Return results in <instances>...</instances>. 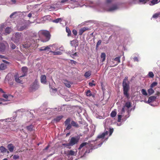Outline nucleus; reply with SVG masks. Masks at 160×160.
<instances>
[{"label":"nucleus","mask_w":160,"mask_h":160,"mask_svg":"<svg viewBox=\"0 0 160 160\" xmlns=\"http://www.w3.org/2000/svg\"><path fill=\"white\" fill-rule=\"evenodd\" d=\"M129 83L130 82L128 80V77H125L122 83L123 88V93L124 95L128 99L130 98L129 94L128 92L130 89Z\"/></svg>","instance_id":"1"},{"label":"nucleus","mask_w":160,"mask_h":160,"mask_svg":"<svg viewBox=\"0 0 160 160\" xmlns=\"http://www.w3.org/2000/svg\"><path fill=\"white\" fill-rule=\"evenodd\" d=\"M39 36L42 42H47L50 38L51 35L49 32L47 30H42L39 32Z\"/></svg>","instance_id":"2"},{"label":"nucleus","mask_w":160,"mask_h":160,"mask_svg":"<svg viewBox=\"0 0 160 160\" xmlns=\"http://www.w3.org/2000/svg\"><path fill=\"white\" fill-rule=\"evenodd\" d=\"M22 33L17 32L13 35L11 38L12 40L16 44H19L22 39Z\"/></svg>","instance_id":"3"},{"label":"nucleus","mask_w":160,"mask_h":160,"mask_svg":"<svg viewBox=\"0 0 160 160\" xmlns=\"http://www.w3.org/2000/svg\"><path fill=\"white\" fill-rule=\"evenodd\" d=\"M39 87V85L37 79H36L35 81L30 85L28 88L30 92H33L38 90Z\"/></svg>","instance_id":"4"},{"label":"nucleus","mask_w":160,"mask_h":160,"mask_svg":"<svg viewBox=\"0 0 160 160\" xmlns=\"http://www.w3.org/2000/svg\"><path fill=\"white\" fill-rule=\"evenodd\" d=\"M23 77L22 76V75L19 76L18 73H15L14 76V78L16 82L21 84L23 83V81L21 78Z\"/></svg>","instance_id":"5"},{"label":"nucleus","mask_w":160,"mask_h":160,"mask_svg":"<svg viewBox=\"0 0 160 160\" xmlns=\"http://www.w3.org/2000/svg\"><path fill=\"white\" fill-rule=\"evenodd\" d=\"M79 139L77 138L72 137L71 138L70 141V144L71 146H73L75 144H76L78 142Z\"/></svg>","instance_id":"6"},{"label":"nucleus","mask_w":160,"mask_h":160,"mask_svg":"<svg viewBox=\"0 0 160 160\" xmlns=\"http://www.w3.org/2000/svg\"><path fill=\"white\" fill-rule=\"evenodd\" d=\"M150 0H132V2L134 3H137L142 4H145Z\"/></svg>","instance_id":"7"},{"label":"nucleus","mask_w":160,"mask_h":160,"mask_svg":"<svg viewBox=\"0 0 160 160\" xmlns=\"http://www.w3.org/2000/svg\"><path fill=\"white\" fill-rule=\"evenodd\" d=\"M28 71V68L26 67H23L22 68V71L23 73L22 75V77H25L27 75V73Z\"/></svg>","instance_id":"8"},{"label":"nucleus","mask_w":160,"mask_h":160,"mask_svg":"<svg viewBox=\"0 0 160 160\" xmlns=\"http://www.w3.org/2000/svg\"><path fill=\"white\" fill-rule=\"evenodd\" d=\"M63 82L64 83L66 87L68 88H70L71 87V84H72V83L66 79L63 80Z\"/></svg>","instance_id":"9"},{"label":"nucleus","mask_w":160,"mask_h":160,"mask_svg":"<svg viewBox=\"0 0 160 160\" xmlns=\"http://www.w3.org/2000/svg\"><path fill=\"white\" fill-rule=\"evenodd\" d=\"M41 82L43 84H46L47 82L46 77L45 75H42L40 77Z\"/></svg>","instance_id":"10"},{"label":"nucleus","mask_w":160,"mask_h":160,"mask_svg":"<svg viewBox=\"0 0 160 160\" xmlns=\"http://www.w3.org/2000/svg\"><path fill=\"white\" fill-rule=\"evenodd\" d=\"M7 147L9 151L11 152H13L15 148L14 146L12 143H10L8 144Z\"/></svg>","instance_id":"11"},{"label":"nucleus","mask_w":160,"mask_h":160,"mask_svg":"<svg viewBox=\"0 0 160 160\" xmlns=\"http://www.w3.org/2000/svg\"><path fill=\"white\" fill-rule=\"evenodd\" d=\"M88 30L89 29L88 28L85 27H83L79 30V34L80 35H81L84 32Z\"/></svg>","instance_id":"12"},{"label":"nucleus","mask_w":160,"mask_h":160,"mask_svg":"<svg viewBox=\"0 0 160 160\" xmlns=\"http://www.w3.org/2000/svg\"><path fill=\"white\" fill-rule=\"evenodd\" d=\"M156 99V97L154 96H151L149 97L148 99V103L152 102L155 101Z\"/></svg>","instance_id":"13"},{"label":"nucleus","mask_w":160,"mask_h":160,"mask_svg":"<svg viewBox=\"0 0 160 160\" xmlns=\"http://www.w3.org/2000/svg\"><path fill=\"white\" fill-rule=\"evenodd\" d=\"M70 44L72 46L76 45L78 46V42L77 40H73L70 42Z\"/></svg>","instance_id":"14"},{"label":"nucleus","mask_w":160,"mask_h":160,"mask_svg":"<svg viewBox=\"0 0 160 160\" xmlns=\"http://www.w3.org/2000/svg\"><path fill=\"white\" fill-rule=\"evenodd\" d=\"M63 116L61 115L55 118H54L53 121V122H58L62 118Z\"/></svg>","instance_id":"15"},{"label":"nucleus","mask_w":160,"mask_h":160,"mask_svg":"<svg viewBox=\"0 0 160 160\" xmlns=\"http://www.w3.org/2000/svg\"><path fill=\"white\" fill-rule=\"evenodd\" d=\"M6 49V46L3 43H0V51L1 52H3Z\"/></svg>","instance_id":"16"},{"label":"nucleus","mask_w":160,"mask_h":160,"mask_svg":"<svg viewBox=\"0 0 160 160\" xmlns=\"http://www.w3.org/2000/svg\"><path fill=\"white\" fill-rule=\"evenodd\" d=\"M7 68L6 65L4 63H2L0 65V70L5 69Z\"/></svg>","instance_id":"17"},{"label":"nucleus","mask_w":160,"mask_h":160,"mask_svg":"<svg viewBox=\"0 0 160 160\" xmlns=\"http://www.w3.org/2000/svg\"><path fill=\"white\" fill-rule=\"evenodd\" d=\"M66 31L68 33L67 36L68 37L71 36V31L69 28L68 27H66Z\"/></svg>","instance_id":"18"},{"label":"nucleus","mask_w":160,"mask_h":160,"mask_svg":"<svg viewBox=\"0 0 160 160\" xmlns=\"http://www.w3.org/2000/svg\"><path fill=\"white\" fill-rule=\"evenodd\" d=\"M160 1L159 0H152L151 1L150 3L149 4L150 5H153L157 4Z\"/></svg>","instance_id":"19"},{"label":"nucleus","mask_w":160,"mask_h":160,"mask_svg":"<svg viewBox=\"0 0 160 160\" xmlns=\"http://www.w3.org/2000/svg\"><path fill=\"white\" fill-rule=\"evenodd\" d=\"M50 49V48L49 46H47L46 47H43L39 48V50L40 51H45L46 50H49Z\"/></svg>","instance_id":"20"},{"label":"nucleus","mask_w":160,"mask_h":160,"mask_svg":"<svg viewBox=\"0 0 160 160\" xmlns=\"http://www.w3.org/2000/svg\"><path fill=\"white\" fill-rule=\"evenodd\" d=\"M71 124L73 126L78 128L79 127V125L78 123L76 122L72 121L71 122Z\"/></svg>","instance_id":"21"},{"label":"nucleus","mask_w":160,"mask_h":160,"mask_svg":"<svg viewBox=\"0 0 160 160\" xmlns=\"http://www.w3.org/2000/svg\"><path fill=\"white\" fill-rule=\"evenodd\" d=\"M91 71H89L88 72H86L84 75V76L86 78H87L91 76Z\"/></svg>","instance_id":"22"},{"label":"nucleus","mask_w":160,"mask_h":160,"mask_svg":"<svg viewBox=\"0 0 160 160\" xmlns=\"http://www.w3.org/2000/svg\"><path fill=\"white\" fill-rule=\"evenodd\" d=\"M118 8V7L116 5H114L109 9V11H112L117 9Z\"/></svg>","instance_id":"23"},{"label":"nucleus","mask_w":160,"mask_h":160,"mask_svg":"<svg viewBox=\"0 0 160 160\" xmlns=\"http://www.w3.org/2000/svg\"><path fill=\"white\" fill-rule=\"evenodd\" d=\"M50 52H51L52 53L53 55H61L62 54L61 52L60 51L54 52L52 51H50Z\"/></svg>","instance_id":"24"},{"label":"nucleus","mask_w":160,"mask_h":160,"mask_svg":"<svg viewBox=\"0 0 160 160\" xmlns=\"http://www.w3.org/2000/svg\"><path fill=\"white\" fill-rule=\"evenodd\" d=\"M3 97L4 98H5V100H9L8 98L10 97H12V96L10 95H8L7 94H4L2 95Z\"/></svg>","instance_id":"25"},{"label":"nucleus","mask_w":160,"mask_h":160,"mask_svg":"<svg viewBox=\"0 0 160 160\" xmlns=\"http://www.w3.org/2000/svg\"><path fill=\"white\" fill-rule=\"evenodd\" d=\"M0 150L2 153H5L6 152L7 149L3 146H2L0 147Z\"/></svg>","instance_id":"26"},{"label":"nucleus","mask_w":160,"mask_h":160,"mask_svg":"<svg viewBox=\"0 0 160 160\" xmlns=\"http://www.w3.org/2000/svg\"><path fill=\"white\" fill-rule=\"evenodd\" d=\"M75 155V152L72 150H70L68 152V153L67 154V156H73V155Z\"/></svg>","instance_id":"27"},{"label":"nucleus","mask_w":160,"mask_h":160,"mask_svg":"<svg viewBox=\"0 0 160 160\" xmlns=\"http://www.w3.org/2000/svg\"><path fill=\"white\" fill-rule=\"evenodd\" d=\"M124 106L128 108L131 107V103L130 102H128L125 103Z\"/></svg>","instance_id":"28"},{"label":"nucleus","mask_w":160,"mask_h":160,"mask_svg":"<svg viewBox=\"0 0 160 160\" xmlns=\"http://www.w3.org/2000/svg\"><path fill=\"white\" fill-rule=\"evenodd\" d=\"M12 31V29L11 28H9V27H7L5 30V32L7 34H9Z\"/></svg>","instance_id":"29"},{"label":"nucleus","mask_w":160,"mask_h":160,"mask_svg":"<svg viewBox=\"0 0 160 160\" xmlns=\"http://www.w3.org/2000/svg\"><path fill=\"white\" fill-rule=\"evenodd\" d=\"M33 128V126L31 124L29 126H27L26 127V128L29 131H31L32 130V128Z\"/></svg>","instance_id":"30"},{"label":"nucleus","mask_w":160,"mask_h":160,"mask_svg":"<svg viewBox=\"0 0 160 160\" xmlns=\"http://www.w3.org/2000/svg\"><path fill=\"white\" fill-rule=\"evenodd\" d=\"M88 143L87 142H83L81 143L78 149L81 150V149L83 147L85 146L86 145L88 144Z\"/></svg>","instance_id":"31"},{"label":"nucleus","mask_w":160,"mask_h":160,"mask_svg":"<svg viewBox=\"0 0 160 160\" xmlns=\"http://www.w3.org/2000/svg\"><path fill=\"white\" fill-rule=\"evenodd\" d=\"M27 25H24L23 26H21L20 28L18 29V30L19 31H22L27 28Z\"/></svg>","instance_id":"32"},{"label":"nucleus","mask_w":160,"mask_h":160,"mask_svg":"<svg viewBox=\"0 0 160 160\" xmlns=\"http://www.w3.org/2000/svg\"><path fill=\"white\" fill-rule=\"evenodd\" d=\"M106 58V55L104 53H102L101 55L102 61L103 62L105 61Z\"/></svg>","instance_id":"33"},{"label":"nucleus","mask_w":160,"mask_h":160,"mask_svg":"<svg viewBox=\"0 0 160 160\" xmlns=\"http://www.w3.org/2000/svg\"><path fill=\"white\" fill-rule=\"evenodd\" d=\"M148 92L149 95H151L154 92V90L152 89V88H150L148 90Z\"/></svg>","instance_id":"34"},{"label":"nucleus","mask_w":160,"mask_h":160,"mask_svg":"<svg viewBox=\"0 0 160 160\" xmlns=\"http://www.w3.org/2000/svg\"><path fill=\"white\" fill-rule=\"evenodd\" d=\"M66 126H67L66 129L67 130H69L70 129L72 128V124L69 123V124L65 125Z\"/></svg>","instance_id":"35"},{"label":"nucleus","mask_w":160,"mask_h":160,"mask_svg":"<svg viewBox=\"0 0 160 160\" xmlns=\"http://www.w3.org/2000/svg\"><path fill=\"white\" fill-rule=\"evenodd\" d=\"M66 126H67L66 129L67 130H69L70 129L72 128V124L69 123V124L65 125Z\"/></svg>","instance_id":"36"},{"label":"nucleus","mask_w":160,"mask_h":160,"mask_svg":"<svg viewBox=\"0 0 160 160\" xmlns=\"http://www.w3.org/2000/svg\"><path fill=\"white\" fill-rule=\"evenodd\" d=\"M86 95L87 96L90 97L92 96L93 95L91 93V91L90 90H88L86 92Z\"/></svg>","instance_id":"37"},{"label":"nucleus","mask_w":160,"mask_h":160,"mask_svg":"<svg viewBox=\"0 0 160 160\" xmlns=\"http://www.w3.org/2000/svg\"><path fill=\"white\" fill-rule=\"evenodd\" d=\"M116 114L117 113L116 112L114 111H113L111 113L110 115L112 117L114 118L116 115Z\"/></svg>","instance_id":"38"},{"label":"nucleus","mask_w":160,"mask_h":160,"mask_svg":"<svg viewBox=\"0 0 160 160\" xmlns=\"http://www.w3.org/2000/svg\"><path fill=\"white\" fill-rule=\"evenodd\" d=\"M120 57H117L114 59H113V60L117 62L118 63H119L120 62Z\"/></svg>","instance_id":"39"},{"label":"nucleus","mask_w":160,"mask_h":160,"mask_svg":"<svg viewBox=\"0 0 160 160\" xmlns=\"http://www.w3.org/2000/svg\"><path fill=\"white\" fill-rule=\"evenodd\" d=\"M62 20V19L61 18H58L52 21L53 22H55V23H58L60 21H61Z\"/></svg>","instance_id":"40"},{"label":"nucleus","mask_w":160,"mask_h":160,"mask_svg":"<svg viewBox=\"0 0 160 160\" xmlns=\"http://www.w3.org/2000/svg\"><path fill=\"white\" fill-rule=\"evenodd\" d=\"M105 136V134L102 133V134L99 135L97 138H104Z\"/></svg>","instance_id":"41"},{"label":"nucleus","mask_w":160,"mask_h":160,"mask_svg":"<svg viewBox=\"0 0 160 160\" xmlns=\"http://www.w3.org/2000/svg\"><path fill=\"white\" fill-rule=\"evenodd\" d=\"M95 82V81L94 80L92 81L91 82H89V85L90 87H92L93 86H95L96 84L93 83Z\"/></svg>","instance_id":"42"},{"label":"nucleus","mask_w":160,"mask_h":160,"mask_svg":"<svg viewBox=\"0 0 160 160\" xmlns=\"http://www.w3.org/2000/svg\"><path fill=\"white\" fill-rule=\"evenodd\" d=\"M71 119L70 118H67L66 121H65L64 123L65 125L69 124L70 122Z\"/></svg>","instance_id":"43"},{"label":"nucleus","mask_w":160,"mask_h":160,"mask_svg":"<svg viewBox=\"0 0 160 160\" xmlns=\"http://www.w3.org/2000/svg\"><path fill=\"white\" fill-rule=\"evenodd\" d=\"M141 92L144 95L147 96L148 95L146 90L144 89H142L141 90Z\"/></svg>","instance_id":"44"},{"label":"nucleus","mask_w":160,"mask_h":160,"mask_svg":"<svg viewBox=\"0 0 160 160\" xmlns=\"http://www.w3.org/2000/svg\"><path fill=\"white\" fill-rule=\"evenodd\" d=\"M157 82H154L150 86V88H153L154 87L156 86V85H157Z\"/></svg>","instance_id":"45"},{"label":"nucleus","mask_w":160,"mask_h":160,"mask_svg":"<svg viewBox=\"0 0 160 160\" xmlns=\"http://www.w3.org/2000/svg\"><path fill=\"white\" fill-rule=\"evenodd\" d=\"M148 75L149 77L152 78L154 77V74L152 72H149Z\"/></svg>","instance_id":"46"},{"label":"nucleus","mask_w":160,"mask_h":160,"mask_svg":"<svg viewBox=\"0 0 160 160\" xmlns=\"http://www.w3.org/2000/svg\"><path fill=\"white\" fill-rule=\"evenodd\" d=\"M102 42V41L101 40H99L97 43L96 45V48H98L99 45H100Z\"/></svg>","instance_id":"47"},{"label":"nucleus","mask_w":160,"mask_h":160,"mask_svg":"<svg viewBox=\"0 0 160 160\" xmlns=\"http://www.w3.org/2000/svg\"><path fill=\"white\" fill-rule=\"evenodd\" d=\"M11 48L13 49H15L16 48L15 45L12 43H11L10 44Z\"/></svg>","instance_id":"48"},{"label":"nucleus","mask_w":160,"mask_h":160,"mask_svg":"<svg viewBox=\"0 0 160 160\" xmlns=\"http://www.w3.org/2000/svg\"><path fill=\"white\" fill-rule=\"evenodd\" d=\"M159 15V13H155L153 15L152 17L154 18H157L158 17Z\"/></svg>","instance_id":"49"},{"label":"nucleus","mask_w":160,"mask_h":160,"mask_svg":"<svg viewBox=\"0 0 160 160\" xmlns=\"http://www.w3.org/2000/svg\"><path fill=\"white\" fill-rule=\"evenodd\" d=\"M19 158V156L18 155H14L13 156V158L15 160L18 159Z\"/></svg>","instance_id":"50"},{"label":"nucleus","mask_w":160,"mask_h":160,"mask_svg":"<svg viewBox=\"0 0 160 160\" xmlns=\"http://www.w3.org/2000/svg\"><path fill=\"white\" fill-rule=\"evenodd\" d=\"M72 51V52L71 51H69L68 52V53L70 54H72L73 56H77V52H75L74 53H73V54H72V53H73V52Z\"/></svg>","instance_id":"51"},{"label":"nucleus","mask_w":160,"mask_h":160,"mask_svg":"<svg viewBox=\"0 0 160 160\" xmlns=\"http://www.w3.org/2000/svg\"><path fill=\"white\" fill-rule=\"evenodd\" d=\"M122 116L121 115H118V122H120L121 120Z\"/></svg>","instance_id":"52"},{"label":"nucleus","mask_w":160,"mask_h":160,"mask_svg":"<svg viewBox=\"0 0 160 160\" xmlns=\"http://www.w3.org/2000/svg\"><path fill=\"white\" fill-rule=\"evenodd\" d=\"M109 135H111L113 131V128H109Z\"/></svg>","instance_id":"53"},{"label":"nucleus","mask_w":160,"mask_h":160,"mask_svg":"<svg viewBox=\"0 0 160 160\" xmlns=\"http://www.w3.org/2000/svg\"><path fill=\"white\" fill-rule=\"evenodd\" d=\"M72 32L73 34L75 36H76L77 35V31L75 29H73L72 31Z\"/></svg>","instance_id":"54"},{"label":"nucleus","mask_w":160,"mask_h":160,"mask_svg":"<svg viewBox=\"0 0 160 160\" xmlns=\"http://www.w3.org/2000/svg\"><path fill=\"white\" fill-rule=\"evenodd\" d=\"M62 145L64 146L65 147H68L71 146V145L70 144L69 142L68 143H64L62 144Z\"/></svg>","instance_id":"55"},{"label":"nucleus","mask_w":160,"mask_h":160,"mask_svg":"<svg viewBox=\"0 0 160 160\" xmlns=\"http://www.w3.org/2000/svg\"><path fill=\"white\" fill-rule=\"evenodd\" d=\"M71 63L72 64H76L77 63V62L73 60H70Z\"/></svg>","instance_id":"56"},{"label":"nucleus","mask_w":160,"mask_h":160,"mask_svg":"<svg viewBox=\"0 0 160 160\" xmlns=\"http://www.w3.org/2000/svg\"><path fill=\"white\" fill-rule=\"evenodd\" d=\"M17 12H13V13H12L11 15H10V18H12L13 16L15 14H16L17 13Z\"/></svg>","instance_id":"57"},{"label":"nucleus","mask_w":160,"mask_h":160,"mask_svg":"<svg viewBox=\"0 0 160 160\" xmlns=\"http://www.w3.org/2000/svg\"><path fill=\"white\" fill-rule=\"evenodd\" d=\"M23 47L24 48H28L29 47H30V45H29L28 44L27 45L26 44L23 45Z\"/></svg>","instance_id":"58"},{"label":"nucleus","mask_w":160,"mask_h":160,"mask_svg":"<svg viewBox=\"0 0 160 160\" xmlns=\"http://www.w3.org/2000/svg\"><path fill=\"white\" fill-rule=\"evenodd\" d=\"M0 101H3L4 102L7 101H9V100H5V99L2 98H0Z\"/></svg>","instance_id":"59"},{"label":"nucleus","mask_w":160,"mask_h":160,"mask_svg":"<svg viewBox=\"0 0 160 160\" xmlns=\"http://www.w3.org/2000/svg\"><path fill=\"white\" fill-rule=\"evenodd\" d=\"M68 0H62L60 2L61 3H64L68 2Z\"/></svg>","instance_id":"60"},{"label":"nucleus","mask_w":160,"mask_h":160,"mask_svg":"<svg viewBox=\"0 0 160 160\" xmlns=\"http://www.w3.org/2000/svg\"><path fill=\"white\" fill-rule=\"evenodd\" d=\"M134 61H138V59L137 57H136L134 58H133Z\"/></svg>","instance_id":"61"},{"label":"nucleus","mask_w":160,"mask_h":160,"mask_svg":"<svg viewBox=\"0 0 160 160\" xmlns=\"http://www.w3.org/2000/svg\"><path fill=\"white\" fill-rule=\"evenodd\" d=\"M0 92L2 93H5V92L1 88H0Z\"/></svg>","instance_id":"62"},{"label":"nucleus","mask_w":160,"mask_h":160,"mask_svg":"<svg viewBox=\"0 0 160 160\" xmlns=\"http://www.w3.org/2000/svg\"><path fill=\"white\" fill-rule=\"evenodd\" d=\"M125 107L124 106L123 107L121 110V111L122 112H125V109H124V107Z\"/></svg>","instance_id":"63"},{"label":"nucleus","mask_w":160,"mask_h":160,"mask_svg":"<svg viewBox=\"0 0 160 160\" xmlns=\"http://www.w3.org/2000/svg\"><path fill=\"white\" fill-rule=\"evenodd\" d=\"M112 1V0H107V3H109L111 2Z\"/></svg>","instance_id":"64"}]
</instances>
